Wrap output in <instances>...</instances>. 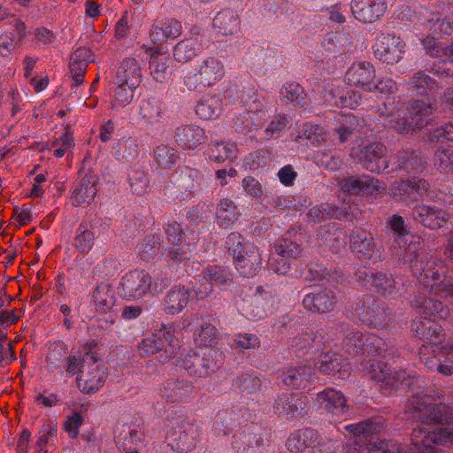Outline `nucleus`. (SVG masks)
<instances>
[{"instance_id":"nucleus-61","label":"nucleus","mask_w":453,"mask_h":453,"mask_svg":"<svg viewBox=\"0 0 453 453\" xmlns=\"http://www.w3.org/2000/svg\"><path fill=\"white\" fill-rule=\"evenodd\" d=\"M291 127V119L286 114H278L269 122L264 130L265 138L271 140L280 137L282 133Z\"/></svg>"},{"instance_id":"nucleus-55","label":"nucleus","mask_w":453,"mask_h":453,"mask_svg":"<svg viewBox=\"0 0 453 453\" xmlns=\"http://www.w3.org/2000/svg\"><path fill=\"white\" fill-rule=\"evenodd\" d=\"M322 335H317L311 329L298 334L291 339V346L303 352H308L312 348L318 349L322 343Z\"/></svg>"},{"instance_id":"nucleus-57","label":"nucleus","mask_w":453,"mask_h":453,"mask_svg":"<svg viewBox=\"0 0 453 453\" xmlns=\"http://www.w3.org/2000/svg\"><path fill=\"white\" fill-rule=\"evenodd\" d=\"M95 231L90 223L81 222L75 235V247L81 253H88L94 245Z\"/></svg>"},{"instance_id":"nucleus-44","label":"nucleus","mask_w":453,"mask_h":453,"mask_svg":"<svg viewBox=\"0 0 453 453\" xmlns=\"http://www.w3.org/2000/svg\"><path fill=\"white\" fill-rule=\"evenodd\" d=\"M95 356L96 354L91 351L66 354L63 378H71L74 375L81 374L87 365L94 359Z\"/></svg>"},{"instance_id":"nucleus-20","label":"nucleus","mask_w":453,"mask_h":453,"mask_svg":"<svg viewBox=\"0 0 453 453\" xmlns=\"http://www.w3.org/2000/svg\"><path fill=\"white\" fill-rule=\"evenodd\" d=\"M337 186L344 193L367 196L373 195L380 188L377 179L365 174L337 179Z\"/></svg>"},{"instance_id":"nucleus-12","label":"nucleus","mask_w":453,"mask_h":453,"mask_svg":"<svg viewBox=\"0 0 453 453\" xmlns=\"http://www.w3.org/2000/svg\"><path fill=\"white\" fill-rule=\"evenodd\" d=\"M274 298L263 287H257L256 292L248 299L242 300L239 309L243 316L250 320H259L273 311Z\"/></svg>"},{"instance_id":"nucleus-29","label":"nucleus","mask_w":453,"mask_h":453,"mask_svg":"<svg viewBox=\"0 0 453 453\" xmlns=\"http://www.w3.org/2000/svg\"><path fill=\"white\" fill-rule=\"evenodd\" d=\"M336 296L334 292L325 289L318 293L305 295L303 304L305 309L312 312L324 313L331 311L336 305Z\"/></svg>"},{"instance_id":"nucleus-26","label":"nucleus","mask_w":453,"mask_h":453,"mask_svg":"<svg viewBox=\"0 0 453 453\" xmlns=\"http://www.w3.org/2000/svg\"><path fill=\"white\" fill-rule=\"evenodd\" d=\"M349 248L358 257L365 259L373 258L376 245L372 234L362 227H355L349 234Z\"/></svg>"},{"instance_id":"nucleus-36","label":"nucleus","mask_w":453,"mask_h":453,"mask_svg":"<svg viewBox=\"0 0 453 453\" xmlns=\"http://www.w3.org/2000/svg\"><path fill=\"white\" fill-rule=\"evenodd\" d=\"M412 329L416 332L420 340L427 344L436 345L443 339V330L435 321L424 318L414 321Z\"/></svg>"},{"instance_id":"nucleus-40","label":"nucleus","mask_w":453,"mask_h":453,"mask_svg":"<svg viewBox=\"0 0 453 453\" xmlns=\"http://www.w3.org/2000/svg\"><path fill=\"white\" fill-rule=\"evenodd\" d=\"M203 50V40L199 35L187 37L173 48V57L177 62L187 63Z\"/></svg>"},{"instance_id":"nucleus-13","label":"nucleus","mask_w":453,"mask_h":453,"mask_svg":"<svg viewBox=\"0 0 453 453\" xmlns=\"http://www.w3.org/2000/svg\"><path fill=\"white\" fill-rule=\"evenodd\" d=\"M106 379L107 374L95 356L81 374L76 377V384L81 393L91 395L103 388Z\"/></svg>"},{"instance_id":"nucleus-21","label":"nucleus","mask_w":453,"mask_h":453,"mask_svg":"<svg viewBox=\"0 0 453 453\" xmlns=\"http://www.w3.org/2000/svg\"><path fill=\"white\" fill-rule=\"evenodd\" d=\"M159 393L166 402L184 403L194 397L195 388L188 380L171 379L162 384Z\"/></svg>"},{"instance_id":"nucleus-41","label":"nucleus","mask_w":453,"mask_h":453,"mask_svg":"<svg viewBox=\"0 0 453 453\" xmlns=\"http://www.w3.org/2000/svg\"><path fill=\"white\" fill-rule=\"evenodd\" d=\"M142 67L135 58H126L119 67L114 78L133 88H138L142 81Z\"/></svg>"},{"instance_id":"nucleus-15","label":"nucleus","mask_w":453,"mask_h":453,"mask_svg":"<svg viewBox=\"0 0 453 453\" xmlns=\"http://www.w3.org/2000/svg\"><path fill=\"white\" fill-rule=\"evenodd\" d=\"M376 68L372 62L355 61L345 72L344 80L350 87L358 88L367 92L372 81L376 78Z\"/></svg>"},{"instance_id":"nucleus-25","label":"nucleus","mask_w":453,"mask_h":453,"mask_svg":"<svg viewBox=\"0 0 453 453\" xmlns=\"http://www.w3.org/2000/svg\"><path fill=\"white\" fill-rule=\"evenodd\" d=\"M413 219L424 226L437 229L443 226L448 219L447 213L435 206L417 204L412 209Z\"/></svg>"},{"instance_id":"nucleus-19","label":"nucleus","mask_w":453,"mask_h":453,"mask_svg":"<svg viewBox=\"0 0 453 453\" xmlns=\"http://www.w3.org/2000/svg\"><path fill=\"white\" fill-rule=\"evenodd\" d=\"M211 320L212 318L210 315H196L188 324V326L194 331L195 341L200 347H213L218 343V329L211 325Z\"/></svg>"},{"instance_id":"nucleus-38","label":"nucleus","mask_w":453,"mask_h":453,"mask_svg":"<svg viewBox=\"0 0 453 453\" xmlns=\"http://www.w3.org/2000/svg\"><path fill=\"white\" fill-rule=\"evenodd\" d=\"M306 407L304 399L296 394H282L274 403V411L279 415L296 417L303 414Z\"/></svg>"},{"instance_id":"nucleus-51","label":"nucleus","mask_w":453,"mask_h":453,"mask_svg":"<svg viewBox=\"0 0 453 453\" xmlns=\"http://www.w3.org/2000/svg\"><path fill=\"white\" fill-rule=\"evenodd\" d=\"M138 114L148 124H157L163 115L162 103L158 98L150 97L141 102Z\"/></svg>"},{"instance_id":"nucleus-63","label":"nucleus","mask_w":453,"mask_h":453,"mask_svg":"<svg viewBox=\"0 0 453 453\" xmlns=\"http://www.w3.org/2000/svg\"><path fill=\"white\" fill-rule=\"evenodd\" d=\"M283 98L296 106L305 104V94L303 88L296 82H288L281 88Z\"/></svg>"},{"instance_id":"nucleus-35","label":"nucleus","mask_w":453,"mask_h":453,"mask_svg":"<svg viewBox=\"0 0 453 453\" xmlns=\"http://www.w3.org/2000/svg\"><path fill=\"white\" fill-rule=\"evenodd\" d=\"M182 33L181 23L172 18H165L153 25L150 33L152 42L158 43L166 39H175Z\"/></svg>"},{"instance_id":"nucleus-8","label":"nucleus","mask_w":453,"mask_h":453,"mask_svg":"<svg viewBox=\"0 0 453 453\" xmlns=\"http://www.w3.org/2000/svg\"><path fill=\"white\" fill-rule=\"evenodd\" d=\"M365 375L381 383L386 388L408 389L414 383L415 378L405 371L390 372L387 364L380 360L370 359Z\"/></svg>"},{"instance_id":"nucleus-1","label":"nucleus","mask_w":453,"mask_h":453,"mask_svg":"<svg viewBox=\"0 0 453 453\" xmlns=\"http://www.w3.org/2000/svg\"><path fill=\"white\" fill-rule=\"evenodd\" d=\"M388 226L395 242L403 248V259L410 263L412 274L418 280L441 297H453V283H444L446 273L444 262L441 259L429 258L421 238L408 233L401 216L389 217Z\"/></svg>"},{"instance_id":"nucleus-56","label":"nucleus","mask_w":453,"mask_h":453,"mask_svg":"<svg viewBox=\"0 0 453 453\" xmlns=\"http://www.w3.org/2000/svg\"><path fill=\"white\" fill-rule=\"evenodd\" d=\"M153 155L157 165L163 169H168L174 165L179 157L177 150L165 143L157 144L154 149Z\"/></svg>"},{"instance_id":"nucleus-33","label":"nucleus","mask_w":453,"mask_h":453,"mask_svg":"<svg viewBox=\"0 0 453 453\" xmlns=\"http://www.w3.org/2000/svg\"><path fill=\"white\" fill-rule=\"evenodd\" d=\"M189 288L176 285L166 294L164 301V310L166 313L175 315L183 311L191 300Z\"/></svg>"},{"instance_id":"nucleus-3","label":"nucleus","mask_w":453,"mask_h":453,"mask_svg":"<svg viewBox=\"0 0 453 453\" xmlns=\"http://www.w3.org/2000/svg\"><path fill=\"white\" fill-rule=\"evenodd\" d=\"M243 107L233 119V127L237 132H249L261 127L270 116L268 104L252 85L243 87L240 95Z\"/></svg>"},{"instance_id":"nucleus-22","label":"nucleus","mask_w":453,"mask_h":453,"mask_svg":"<svg viewBox=\"0 0 453 453\" xmlns=\"http://www.w3.org/2000/svg\"><path fill=\"white\" fill-rule=\"evenodd\" d=\"M324 100L329 106L355 108L361 104L362 95L358 91H346L341 86L334 84L324 88Z\"/></svg>"},{"instance_id":"nucleus-23","label":"nucleus","mask_w":453,"mask_h":453,"mask_svg":"<svg viewBox=\"0 0 453 453\" xmlns=\"http://www.w3.org/2000/svg\"><path fill=\"white\" fill-rule=\"evenodd\" d=\"M313 405L319 410L334 415H341L346 412L347 405L344 395L332 388L316 393L312 397Z\"/></svg>"},{"instance_id":"nucleus-54","label":"nucleus","mask_w":453,"mask_h":453,"mask_svg":"<svg viewBox=\"0 0 453 453\" xmlns=\"http://www.w3.org/2000/svg\"><path fill=\"white\" fill-rule=\"evenodd\" d=\"M58 427L53 422L43 424L37 433L35 449L37 453H48V447L54 446L57 441Z\"/></svg>"},{"instance_id":"nucleus-60","label":"nucleus","mask_w":453,"mask_h":453,"mask_svg":"<svg viewBox=\"0 0 453 453\" xmlns=\"http://www.w3.org/2000/svg\"><path fill=\"white\" fill-rule=\"evenodd\" d=\"M127 180L133 194L142 196L147 192L150 180L145 171L135 166L132 167L128 171Z\"/></svg>"},{"instance_id":"nucleus-49","label":"nucleus","mask_w":453,"mask_h":453,"mask_svg":"<svg viewBox=\"0 0 453 453\" xmlns=\"http://www.w3.org/2000/svg\"><path fill=\"white\" fill-rule=\"evenodd\" d=\"M240 212L234 201L228 198L219 200L216 209V220L219 226L227 227L238 219Z\"/></svg>"},{"instance_id":"nucleus-11","label":"nucleus","mask_w":453,"mask_h":453,"mask_svg":"<svg viewBox=\"0 0 453 453\" xmlns=\"http://www.w3.org/2000/svg\"><path fill=\"white\" fill-rule=\"evenodd\" d=\"M118 289L127 301L141 299L151 292V277L144 270L130 271L122 276Z\"/></svg>"},{"instance_id":"nucleus-2","label":"nucleus","mask_w":453,"mask_h":453,"mask_svg":"<svg viewBox=\"0 0 453 453\" xmlns=\"http://www.w3.org/2000/svg\"><path fill=\"white\" fill-rule=\"evenodd\" d=\"M397 17L412 26L420 36L423 46L431 55L438 53L435 38L442 35H453V12L444 18L423 6H403Z\"/></svg>"},{"instance_id":"nucleus-16","label":"nucleus","mask_w":453,"mask_h":453,"mask_svg":"<svg viewBox=\"0 0 453 453\" xmlns=\"http://www.w3.org/2000/svg\"><path fill=\"white\" fill-rule=\"evenodd\" d=\"M356 313L364 324L372 328H384L392 321L388 309L375 300L357 307Z\"/></svg>"},{"instance_id":"nucleus-18","label":"nucleus","mask_w":453,"mask_h":453,"mask_svg":"<svg viewBox=\"0 0 453 453\" xmlns=\"http://www.w3.org/2000/svg\"><path fill=\"white\" fill-rule=\"evenodd\" d=\"M350 8L356 19L372 23L382 19L388 10L386 0H352Z\"/></svg>"},{"instance_id":"nucleus-62","label":"nucleus","mask_w":453,"mask_h":453,"mask_svg":"<svg viewBox=\"0 0 453 453\" xmlns=\"http://www.w3.org/2000/svg\"><path fill=\"white\" fill-rule=\"evenodd\" d=\"M397 165L395 167H392V170L395 169H403L404 171L410 173L412 171H419L423 169V161L422 158L417 155L415 152H402L397 157Z\"/></svg>"},{"instance_id":"nucleus-17","label":"nucleus","mask_w":453,"mask_h":453,"mask_svg":"<svg viewBox=\"0 0 453 453\" xmlns=\"http://www.w3.org/2000/svg\"><path fill=\"white\" fill-rule=\"evenodd\" d=\"M390 192L394 196H400L406 202L425 196L427 199H434V196L429 191L428 182L422 179L395 181L391 185Z\"/></svg>"},{"instance_id":"nucleus-9","label":"nucleus","mask_w":453,"mask_h":453,"mask_svg":"<svg viewBox=\"0 0 453 453\" xmlns=\"http://www.w3.org/2000/svg\"><path fill=\"white\" fill-rule=\"evenodd\" d=\"M406 50L405 42L391 33H380L372 44L374 58L387 65H395L401 61Z\"/></svg>"},{"instance_id":"nucleus-58","label":"nucleus","mask_w":453,"mask_h":453,"mask_svg":"<svg viewBox=\"0 0 453 453\" xmlns=\"http://www.w3.org/2000/svg\"><path fill=\"white\" fill-rule=\"evenodd\" d=\"M262 443V437L250 432L234 434L232 440V447L237 453H244L250 449L259 448Z\"/></svg>"},{"instance_id":"nucleus-53","label":"nucleus","mask_w":453,"mask_h":453,"mask_svg":"<svg viewBox=\"0 0 453 453\" xmlns=\"http://www.w3.org/2000/svg\"><path fill=\"white\" fill-rule=\"evenodd\" d=\"M207 282L221 286L232 280V273L226 266L207 265L198 275Z\"/></svg>"},{"instance_id":"nucleus-24","label":"nucleus","mask_w":453,"mask_h":453,"mask_svg":"<svg viewBox=\"0 0 453 453\" xmlns=\"http://www.w3.org/2000/svg\"><path fill=\"white\" fill-rule=\"evenodd\" d=\"M174 140L182 150H193L205 142L206 134L204 130L196 125L184 124L176 127Z\"/></svg>"},{"instance_id":"nucleus-7","label":"nucleus","mask_w":453,"mask_h":453,"mask_svg":"<svg viewBox=\"0 0 453 453\" xmlns=\"http://www.w3.org/2000/svg\"><path fill=\"white\" fill-rule=\"evenodd\" d=\"M174 342L171 328L162 324L156 334L144 338L139 344L140 355L147 357L158 353V362L165 364L177 354Z\"/></svg>"},{"instance_id":"nucleus-46","label":"nucleus","mask_w":453,"mask_h":453,"mask_svg":"<svg viewBox=\"0 0 453 453\" xmlns=\"http://www.w3.org/2000/svg\"><path fill=\"white\" fill-rule=\"evenodd\" d=\"M412 303L418 311L428 315H435L441 319H446L450 314V309L447 305L432 297L417 296Z\"/></svg>"},{"instance_id":"nucleus-42","label":"nucleus","mask_w":453,"mask_h":453,"mask_svg":"<svg viewBox=\"0 0 453 453\" xmlns=\"http://www.w3.org/2000/svg\"><path fill=\"white\" fill-rule=\"evenodd\" d=\"M139 144L135 137L125 135L114 142L111 148V153L117 160L130 162L139 156Z\"/></svg>"},{"instance_id":"nucleus-4","label":"nucleus","mask_w":453,"mask_h":453,"mask_svg":"<svg viewBox=\"0 0 453 453\" xmlns=\"http://www.w3.org/2000/svg\"><path fill=\"white\" fill-rule=\"evenodd\" d=\"M433 106L429 98L413 100L409 105L394 109L385 115L384 125L399 132L423 128L432 119Z\"/></svg>"},{"instance_id":"nucleus-14","label":"nucleus","mask_w":453,"mask_h":453,"mask_svg":"<svg viewBox=\"0 0 453 453\" xmlns=\"http://www.w3.org/2000/svg\"><path fill=\"white\" fill-rule=\"evenodd\" d=\"M336 330L341 334L338 336L337 342H335L334 346L342 345L343 349L349 355L355 356L363 350L368 352L372 350V339L359 332H355L349 326L341 325Z\"/></svg>"},{"instance_id":"nucleus-37","label":"nucleus","mask_w":453,"mask_h":453,"mask_svg":"<svg viewBox=\"0 0 453 453\" xmlns=\"http://www.w3.org/2000/svg\"><path fill=\"white\" fill-rule=\"evenodd\" d=\"M405 88L411 96H428L438 88L437 83L425 73H415L411 79L404 83Z\"/></svg>"},{"instance_id":"nucleus-28","label":"nucleus","mask_w":453,"mask_h":453,"mask_svg":"<svg viewBox=\"0 0 453 453\" xmlns=\"http://www.w3.org/2000/svg\"><path fill=\"white\" fill-rule=\"evenodd\" d=\"M234 264L238 273L243 277L253 276L262 264L258 249L253 244H246V251L234 258Z\"/></svg>"},{"instance_id":"nucleus-10","label":"nucleus","mask_w":453,"mask_h":453,"mask_svg":"<svg viewBox=\"0 0 453 453\" xmlns=\"http://www.w3.org/2000/svg\"><path fill=\"white\" fill-rule=\"evenodd\" d=\"M350 155L364 169L374 173L385 172L391 161L388 158L386 147L377 142L354 150Z\"/></svg>"},{"instance_id":"nucleus-34","label":"nucleus","mask_w":453,"mask_h":453,"mask_svg":"<svg viewBox=\"0 0 453 453\" xmlns=\"http://www.w3.org/2000/svg\"><path fill=\"white\" fill-rule=\"evenodd\" d=\"M173 61L166 52L155 51L151 54L149 69L153 80L164 83L173 73Z\"/></svg>"},{"instance_id":"nucleus-31","label":"nucleus","mask_w":453,"mask_h":453,"mask_svg":"<svg viewBox=\"0 0 453 453\" xmlns=\"http://www.w3.org/2000/svg\"><path fill=\"white\" fill-rule=\"evenodd\" d=\"M212 25L223 35H233L241 29V18L235 10L226 8L215 15Z\"/></svg>"},{"instance_id":"nucleus-30","label":"nucleus","mask_w":453,"mask_h":453,"mask_svg":"<svg viewBox=\"0 0 453 453\" xmlns=\"http://www.w3.org/2000/svg\"><path fill=\"white\" fill-rule=\"evenodd\" d=\"M348 366L349 363L343 360L342 355L331 350L321 355L315 364L316 369L321 372L330 375L339 374L341 378L348 374Z\"/></svg>"},{"instance_id":"nucleus-64","label":"nucleus","mask_w":453,"mask_h":453,"mask_svg":"<svg viewBox=\"0 0 453 453\" xmlns=\"http://www.w3.org/2000/svg\"><path fill=\"white\" fill-rule=\"evenodd\" d=\"M434 164L453 173V145L440 146L434 152Z\"/></svg>"},{"instance_id":"nucleus-27","label":"nucleus","mask_w":453,"mask_h":453,"mask_svg":"<svg viewBox=\"0 0 453 453\" xmlns=\"http://www.w3.org/2000/svg\"><path fill=\"white\" fill-rule=\"evenodd\" d=\"M200 173L188 165L178 167L171 176V183L180 196L189 195L199 184Z\"/></svg>"},{"instance_id":"nucleus-43","label":"nucleus","mask_w":453,"mask_h":453,"mask_svg":"<svg viewBox=\"0 0 453 453\" xmlns=\"http://www.w3.org/2000/svg\"><path fill=\"white\" fill-rule=\"evenodd\" d=\"M114 290L108 283L102 282L97 285L92 294V303L96 311L101 314L111 312L115 305Z\"/></svg>"},{"instance_id":"nucleus-32","label":"nucleus","mask_w":453,"mask_h":453,"mask_svg":"<svg viewBox=\"0 0 453 453\" xmlns=\"http://www.w3.org/2000/svg\"><path fill=\"white\" fill-rule=\"evenodd\" d=\"M319 439L317 431L311 428L296 430L288 436L286 446L291 453H303L306 449H314Z\"/></svg>"},{"instance_id":"nucleus-5","label":"nucleus","mask_w":453,"mask_h":453,"mask_svg":"<svg viewBox=\"0 0 453 453\" xmlns=\"http://www.w3.org/2000/svg\"><path fill=\"white\" fill-rule=\"evenodd\" d=\"M225 76V65L215 56H205L196 63V72H184L181 79L189 91H197L211 88Z\"/></svg>"},{"instance_id":"nucleus-52","label":"nucleus","mask_w":453,"mask_h":453,"mask_svg":"<svg viewBox=\"0 0 453 453\" xmlns=\"http://www.w3.org/2000/svg\"><path fill=\"white\" fill-rule=\"evenodd\" d=\"M236 152L237 148L234 143L212 142L208 150V157L210 160L220 164L235 158Z\"/></svg>"},{"instance_id":"nucleus-45","label":"nucleus","mask_w":453,"mask_h":453,"mask_svg":"<svg viewBox=\"0 0 453 453\" xmlns=\"http://www.w3.org/2000/svg\"><path fill=\"white\" fill-rule=\"evenodd\" d=\"M96 180L94 176H85L74 188L72 195V203L74 206H81L84 203L89 204L96 194Z\"/></svg>"},{"instance_id":"nucleus-48","label":"nucleus","mask_w":453,"mask_h":453,"mask_svg":"<svg viewBox=\"0 0 453 453\" xmlns=\"http://www.w3.org/2000/svg\"><path fill=\"white\" fill-rule=\"evenodd\" d=\"M198 235L195 232H190L185 237V242H179L178 245H173V248L168 250L167 256L173 261H184L191 257L192 253L196 250L198 242Z\"/></svg>"},{"instance_id":"nucleus-47","label":"nucleus","mask_w":453,"mask_h":453,"mask_svg":"<svg viewBox=\"0 0 453 453\" xmlns=\"http://www.w3.org/2000/svg\"><path fill=\"white\" fill-rule=\"evenodd\" d=\"M222 111V100L219 96H206L200 99L196 106V112L203 119H213Z\"/></svg>"},{"instance_id":"nucleus-50","label":"nucleus","mask_w":453,"mask_h":453,"mask_svg":"<svg viewBox=\"0 0 453 453\" xmlns=\"http://www.w3.org/2000/svg\"><path fill=\"white\" fill-rule=\"evenodd\" d=\"M201 358L203 367L198 371L199 378H210L219 372L224 362V354L219 349H211Z\"/></svg>"},{"instance_id":"nucleus-39","label":"nucleus","mask_w":453,"mask_h":453,"mask_svg":"<svg viewBox=\"0 0 453 453\" xmlns=\"http://www.w3.org/2000/svg\"><path fill=\"white\" fill-rule=\"evenodd\" d=\"M314 369L311 365L289 367L281 377V382L292 388H305L311 380Z\"/></svg>"},{"instance_id":"nucleus-6","label":"nucleus","mask_w":453,"mask_h":453,"mask_svg":"<svg viewBox=\"0 0 453 453\" xmlns=\"http://www.w3.org/2000/svg\"><path fill=\"white\" fill-rule=\"evenodd\" d=\"M200 435L198 426L186 418H181L168 426L165 439L173 451L188 453L196 447Z\"/></svg>"},{"instance_id":"nucleus-59","label":"nucleus","mask_w":453,"mask_h":453,"mask_svg":"<svg viewBox=\"0 0 453 453\" xmlns=\"http://www.w3.org/2000/svg\"><path fill=\"white\" fill-rule=\"evenodd\" d=\"M365 280L372 281L376 291L384 296H392L395 293V280L383 273L367 274Z\"/></svg>"}]
</instances>
